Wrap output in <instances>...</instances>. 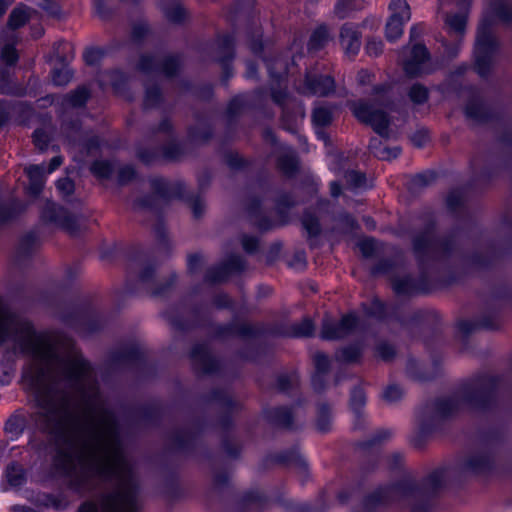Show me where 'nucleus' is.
I'll list each match as a JSON object with an SVG mask.
<instances>
[{
	"mask_svg": "<svg viewBox=\"0 0 512 512\" xmlns=\"http://www.w3.org/2000/svg\"><path fill=\"white\" fill-rule=\"evenodd\" d=\"M101 57V51L98 49H88L84 53L85 62L89 65H94Z\"/></svg>",
	"mask_w": 512,
	"mask_h": 512,
	"instance_id": "54",
	"label": "nucleus"
},
{
	"mask_svg": "<svg viewBox=\"0 0 512 512\" xmlns=\"http://www.w3.org/2000/svg\"><path fill=\"white\" fill-rule=\"evenodd\" d=\"M393 287L398 294L409 293L412 289V281L410 278L397 279L394 281Z\"/></svg>",
	"mask_w": 512,
	"mask_h": 512,
	"instance_id": "46",
	"label": "nucleus"
},
{
	"mask_svg": "<svg viewBox=\"0 0 512 512\" xmlns=\"http://www.w3.org/2000/svg\"><path fill=\"white\" fill-rule=\"evenodd\" d=\"M92 173L98 178H109L115 171V165L108 161H96L91 166Z\"/></svg>",
	"mask_w": 512,
	"mask_h": 512,
	"instance_id": "30",
	"label": "nucleus"
},
{
	"mask_svg": "<svg viewBox=\"0 0 512 512\" xmlns=\"http://www.w3.org/2000/svg\"><path fill=\"white\" fill-rule=\"evenodd\" d=\"M383 51V42L381 40H378V39H371L367 42L366 44V52L370 55V56H378L382 53Z\"/></svg>",
	"mask_w": 512,
	"mask_h": 512,
	"instance_id": "48",
	"label": "nucleus"
},
{
	"mask_svg": "<svg viewBox=\"0 0 512 512\" xmlns=\"http://www.w3.org/2000/svg\"><path fill=\"white\" fill-rule=\"evenodd\" d=\"M429 55L425 46L416 44L410 51V56L404 60L403 68L410 76H416L423 72V65L428 60Z\"/></svg>",
	"mask_w": 512,
	"mask_h": 512,
	"instance_id": "8",
	"label": "nucleus"
},
{
	"mask_svg": "<svg viewBox=\"0 0 512 512\" xmlns=\"http://www.w3.org/2000/svg\"><path fill=\"white\" fill-rule=\"evenodd\" d=\"M445 23L450 31H453L456 34H461L465 30L466 18L464 15L460 14L446 15Z\"/></svg>",
	"mask_w": 512,
	"mask_h": 512,
	"instance_id": "31",
	"label": "nucleus"
},
{
	"mask_svg": "<svg viewBox=\"0 0 512 512\" xmlns=\"http://www.w3.org/2000/svg\"><path fill=\"white\" fill-rule=\"evenodd\" d=\"M360 355H361V350L359 347L349 346L342 350H339L336 353L335 358L339 362L351 363V362L357 361L359 359Z\"/></svg>",
	"mask_w": 512,
	"mask_h": 512,
	"instance_id": "29",
	"label": "nucleus"
},
{
	"mask_svg": "<svg viewBox=\"0 0 512 512\" xmlns=\"http://www.w3.org/2000/svg\"><path fill=\"white\" fill-rule=\"evenodd\" d=\"M242 245L246 252L252 253L256 250L258 242L254 237L244 236L242 238Z\"/></svg>",
	"mask_w": 512,
	"mask_h": 512,
	"instance_id": "56",
	"label": "nucleus"
},
{
	"mask_svg": "<svg viewBox=\"0 0 512 512\" xmlns=\"http://www.w3.org/2000/svg\"><path fill=\"white\" fill-rule=\"evenodd\" d=\"M372 74L368 70L358 72L357 81L361 85H365L371 81Z\"/></svg>",
	"mask_w": 512,
	"mask_h": 512,
	"instance_id": "63",
	"label": "nucleus"
},
{
	"mask_svg": "<svg viewBox=\"0 0 512 512\" xmlns=\"http://www.w3.org/2000/svg\"><path fill=\"white\" fill-rule=\"evenodd\" d=\"M313 359L317 371V374L313 377V386L315 389H321L320 374H324L329 370L330 360L328 356L322 352L315 353Z\"/></svg>",
	"mask_w": 512,
	"mask_h": 512,
	"instance_id": "19",
	"label": "nucleus"
},
{
	"mask_svg": "<svg viewBox=\"0 0 512 512\" xmlns=\"http://www.w3.org/2000/svg\"><path fill=\"white\" fill-rule=\"evenodd\" d=\"M359 248L364 256L369 257L375 250V242L373 239L362 240L359 242Z\"/></svg>",
	"mask_w": 512,
	"mask_h": 512,
	"instance_id": "53",
	"label": "nucleus"
},
{
	"mask_svg": "<svg viewBox=\"0 0 512 512\" xmlns=\"http://www.w3.org/2000/svg\"><path fill=\"white\" fill-rule=\"evenodd\" d=\"M314 332V324L310 318H304L299 323L290 326L287 334L291 337H308Z\"/></svg>",
	"mask_w": 512,
	"mask_h": 512,
	"instance_id": "21",
	"label": "nucleus"
},
{
	"mask_svg": "<svg viewBox=\"0 0 512 512\" xmlns=\"http://www.w3.org/2000/svg\"><path fill=\"white\" fill-rule=\"evenodd\" d=\"M37 504L43 505L46 507H53L55 509H61L65 506V502L63 499H60L56 496L50 495V494H44L40 496L36 500Z\"/></svg>",
	"mask_w": 512,
	"mask_h": 512,
	"instance_id": "35",
	"label": "nucleus"
},
{
	"mask_svg": "<svg viewBox=\"0 0 512 512\" xmlns=\"http://www.w3.org/2000/svg\"><path fill=\"white\" fill-rule=\"evenodd\" d=\"M72 73L69 68L62 67L61 69L52 72V81L55 85L62 86L70 82Z\"/></svg>",
	"mask_w": 512,
	"mask_h": 512,
	"instance_id": "34",
	"label": "nucleus"
},
{
	"mask_svg": "<svg viewBox=\"0 0 512 512\" xmlns=\"http://www.w3.org/2000/svg\"><path fill=\"white\" fill-rule=\"evenodd\" d=\"M334 80L330 76L307 74L300 91L307 95L327 96L334 91Z\"/></svg>",
	"mask_w": 512,
	"mask_h": 512,
	"instance_id": "5",
	"label": "nucleus"
},
{
	"mask_svg": "<svg viewBox=\"0 0 512 512\" xmlns=\"http://www.w3.org/2000/svg\"><path fill=\"white\" fill-rule=\"evenodd\" d=\"M29 19L27 11L22 8H15L9 15L8 19V28L10 30H15L21 26H23ZM7 35H11V33L14 34L13 31H6Z\"/></svg>",
	"mask_w": 512,
	"mask_h": 512,
	"instance_id": "23",
	"label": "nucleus"
},
{
	"mask_svg": "<svg viewBox=\"0 0 512 512\" xmlns=\"http://www.w3.org/2000/svg\"><path fill=\"white\" fill-rule=\"evenodd\" d=\"M377 354L383 360H389L394 356V348L386 343H381L376 348Z\"/></svg>",
	"mask_w": 512,
	"mask_h": 512,
	"instance_id": "51",
	"label": "nucleus"
},
{
	"mask_svg": "<svg viewBox=\"0 0 512 512\" xmlns=\"http://www.w3.org/2000/svg\"><path fill=\"white\" fill-rule=\"evenodd\" d=\"M405 24L400 20L388 18L385 26L386 39L390 42L398 40L403 35Z\"/></svg>",
	"mask_w": 512,
	"mask_h": 512,
	"instance_id": "25",
	"label": "nucleus"
},
{
	"mask_svg": "<svg viewBox=\"0 0 512 512\" xmlns=\"http://www.w3.org/2000/svg\"><path fill=\"white\" fill-rule=\"evenodd\" d=\"M392 432L388 429H382L375 432V434L372 436L371 442L372 444L380 443L384 440H387L391 437Z\"/></svg>",
	"mask_w": 512,
	"mask_h": 512,
	"instance_id": "58",
	"label": "nucleus"
},
{
	"mask_svg": "<svg viewBox=\"0 0 512 512\" xmlns=\"http://www.w3.org/2000/svg\"><path fill=\"white\" fill-rule=\"evenodd\" d=\"M296 383V379L290 376H280L278 379L279 389L282 391L287 390L289 387L293 386Z\"/></svg>",
	"mask_w": 512,
	"mask_h": 512,
	"instance_id": "59",
	"label": "nucleus"
},
{
	"mask_svg": "<svg viewBox=\"0 0 512 512\" xmlns=\"http://www.w3.org/2000/svg\"><path fill=\"white\" fill-rule=\"evenodd\" d=\"M79 512H99V508L93 502H86L79 508Z\"/></svg>",
	"mask_w": 512,
	"mask_h": 512,
	"instance_id": "64",
	"label": "nucleus"
},
{
	"mask_svg": "<svg viewBox=\"0 0 512 512\" xmlns=\"http://www.w3.org/2000/svg\"><path fill=\"white\" fill-rule=\"evenodd\" d=\"M244 262L239 256H234L230 259L229 263L212 269L207 274V280L210 282H220L226 279L230 271H239L243 269Z\"/></svg>",
	"mask_w": 512,
	"mask_h": 512,
	"instance_id": "10",
	"label": "nucleus"
},
{
	"mask_svg": "<svg viewBox=\"0 0 512 512\" xmlns=\"http://www.w3.org/2000/svg\"><path fill=\"white\" fill-rule=\"evenodd\" d=\"M414 252L416 255L420 256L421 254L432 250L433 242L429 233H425L419 237L414 239L413 243Z\"/></svg>",
	"mask_w": 512,
	"mask_h": 512,
	"instance_id": "32",
	"label": "nucleus"
},
{
	"mask_svg": "<svg viewBox=\"0 0 512 512\" xmlns=\"http://www.w3.org/2000/svg\"><path fill=\"white\" fill-rule=\"evenodd\" d=\"M280 170L286 174L291 175L297 168V160L294 152L291 149H285L284 153L278 160Z\"/></svg>",
	"mask_w": 512,
	"mask_h": 512,
	"instance_id": "22",
	"label": "nucleus"
},
{
	"mask_svg": "<svg viewBox=\"0 0 512 512\" xmlns=\"http://www.w3.org/2000/svg\"><path fill=\"white\" fill-rule=\"evenodd\" d=\"M494 462V453L490 449H481L465 461L464 470L471 473H484L493 467Z\"/></svg>",
	"mask_w": 512,
	"mask_h": 512,
	"instance_id": "6",
	"label": "nucleus"
},
{
	"mask_svg": "<svg viewBox=\"0 0 512 512\" xmlns=\"http://www.w3.org/2000/svg\"><path fill=\"white\" fill-rule=\"evenodd\" d=\"M312 119L317 126H327L332 121V112L328 107L318 106L313 110Z\"/></svg>",
	"mask_w": 512,
	"mask_h": 512,
	"instance_id": "28",
	"label": "nucleus"
},
{
	"mask_svg": "<svg viewBox=\"0 0 512 512\" xmlns=\"http://www.w3.org/2000/svg\"><path fill=\"white\" fill-rule=\"evenodd\" d=\"M56 187L64 196H69L74 191V183L69 178L59 179L56 183Z\"/></svg>",
	"mask_w": 512,
	"mask_h": 512,
	"instance_id": "47",
	"label": "nucleus"
},
{
	"mask_svg": "<svg viewBox=\"0 0 512 512\" xmlns=\"http://www.w3.org/2000/svg\"><path fill=\"white\" fill-rule=\"evenodd\" d=\"M165 16L166 18L174 23H180L182 20L185 19L186 12L182 6L179 4L174 5L171 8L165 9Z\"/></svg>",
	"mask_w": 512,
	"mask_h": 512,
	"instance_id": "37",
	"label": "nucleus"
},
{
	"mask_svg": "<svg viewBox=\"0 0 512 512\" xmlns=\"http://www.w3.org/2000/svg\"><path fill=\"white\" fill-rule=\"evenodd\" d=\"M160 100L158 88H147L145 95V105L147 107L155 106Z\"/></svg>",
	"mask_w": 512,
	"mask_h": 512,
	"instance_id": "49",
	"label": "nucleus"
},
{
	"mask_svg": "<svg viewBox=\"0 0 512 512\" xmlns=\"http://www.w3.org/2000/svg\"><path fill=\"white\" fill-rule=\"evenodd\" d=\"M366 402V396L362 388L357 387L351 393L350 404L354 411L358 412Z\"/></svg>",
	"mask_w": 512,
	"mask_h": 512,
	"instance_id": "38",
	"label": "nucleus"
},
{
	"mask_svg": "<svg viewBox=\"0 0 512 512\" xmlns=\"http://www.w3.org/2000/svg\"><path fill=\"white\" fill-rule=\"evenodd\" d=\"M329 40V32L325 27L316 29L309 40V50L318 51L323 48Z\"/></svg>",
	"mask_w": 512,
	"mask_h": 512,
	"instance_id": "24",
	"label": "nucleus"
},
{
	"mask_svg": "<svg viewBox=\"0 0 512 512\" xmlns=\"http://www.w3.org/2000/svg\"><path fill=\"white\" fill-rule=\"evenodd\" d=\"M494 381L491 378H482L477 381L467 396L468 402L473 406H483L492 395Z\"/></svg>",
	"mask_w": 512,
	"mask_h": 512,
	"instance_id": "9",
	"label": "nucleus"
},
{
	"mask_svg": "<svg viewBox=\"0 0 512 512\" xmlns=\"http://www.w3.org/2000/svg\"><path fill=\"white\" fill-rule=\"evenodd\" d=\"M340 43L349 56H354L358 53L361 47V33L357 26L351 23H345L340 29Z\"/></svg>",
	"mask_w": 512,
	"mask_h": 512,
	"instance_id": "7",
	"label": "nucleus"
},
{
	"mask_svg": "<svg viewBox=\"0 0 512 512\" xmlns=\"http://www.w3.org/2000/svg\"><path fill=\"white\" fill-rule=\"evenodd\" d=\"M388 9L389 18L407 23L411 19V8L406 0H391Z\"/></svg>",
	"mask_w": 512,
	"mask_h": 512,
	"instance_id": "14",
	"label": "nucleus"
},
{
	"mask_svg": "<svg viewBox=\"0 0 512 512\" xmlns=\"http://www.w3.org/2000/svg\"><path fill=\"white\" fill-rule=\"evenodd\" d=\"M443 479V472L435 471L421 486L413 481H404L393 487L389 494L392 500L410 508L412 512H424L429 506L431 494L442 485Z\"/></svg>",
	"mask_w": 512,
	"mask_h": 512,
	"instance_id": "2",
	"label": "nucleus"
},
{
	"mask_svg": "<svg viewBox=\"0 0 512 512\" xmlns=\"http://www.w3.org/2000/svg\"><path fill=\"white\" fill-rule=\"evenodd\" d=\"M411 140L414 145L421 147L428 140V134L426 131H418L412 136Z\"/></svg>",
	"mask_w": 512,
	"mask_h": 512,
	"instance_id": "61",
	"label": "nucleus"
},
{
	"mask_svg": "<svg viewBox=\"0 0 512 512\" xmlns=\"http://www.w3.org/2000/svg\"><path fill=\"white\" fill-rule=\"evenodd\" d=\"M302 223L309 235L316 236L320 232V225L318 220L310 214L303 216Z\"/></svg>",
	"mask_w": 512,
	"mask_h": 512,
	"instance_id": "40",
	"label": "nucleus"
},
{
	"mask_svg": "<svg viewBox=\"0 0 512 512\" xmlns=\"http://www.w3.org/2000/svg\"><path fill=\"white\" fill-rule=\"evenodd\" d=\"M462 193L458 190L451 191L446 199L447 205L451 209H455L462 202Z\"/></svg>",
	"mask_w": 512,
	"mask_h": 512,
	"instance_id": "52",
	"label": "nucleus"
},
{
	"mask_svg": "<svg viewBox=\"0 0 512 512\" xmlns=\"http://www.w3.org/2000/svg\"><path fill=\"white\" fill-rule=\"evenodd\" d=\"M458 401L455 398L441 399L436 403L435 414L436 417H445L450 415L458 408Z\"/></svg>",
	"mask_w": 512,
	"mask_h": 512,
	"instance_id": "27",
	"label": "nucleus"
},
{
	"mask_svg": "<svg viewBox=\"0 0 512 512\" xmlns=\"http://www.w3.org/2000/svg\"><path fill=\"white\" fill-rule=\"evenodd\" d=\"M191 208L195 218H199L205 209V204L200 198H195L191 201Z\"/></svg>",
	"mask_w": 512,
	"mask_h": 512,
	"instance_id": "57",
	"label": "nucleus"
},
{
	"mask_svg": "<svg viewBox=\"0 0 512 512\" xmlns=\"http://www.w3.org/2000/svg\"><path fill=\"white\" fill-rule=\"evenodd\" d=\"M273 419L279 425H282L284 427H290V425L292 423L291 412L287 408H279V409L275 410Z\"/></svg>",
	"mask_w": 512,
	"mask_h": 512,
	"instance_id": "39",
	"label": "nucleus"
},
{
	"mask_svg": "<svg viewBox=\"0 0 512 512\" xmlns=\"http://www.w3.org/2000/svg\"><path fill=\"white\" fill-rule=\"evenodd\" d=\"M191 358L196 368L204 373H210L214 370L215 360L207 352L206 347L198 345L191 352Z\"/></svg>",
	"mask_w": 512,
	"mask_h": 512,
	"instance_id": "11",
	"label": "nucleus"
},
{
	"mask_svg": "<svg viewBox=\"0 0 512 512\" xmlns=\"http://www.w3.org/2000/svg\"><path fill=\"white\" fill-rule=\"evenodd\" d=\"M154 66H155V59L153 57H150L147 55L142 56L140 59V62L138 64L139 69L143 72H148V71L153 70Z\"/></svg>",
	"mask_w": 512,
	"mask_h": 512,
	"instance_id": "55",
	"label": "nucleus"
},
{
	"mask_svg": "<svg viewBox=\"0 0 512 512\" xmlns=\"http://www.w3.org/2000/svg\"><path fill=\"white\" fill-rule=\"evenodd\" d=\"M134 177L135 171L131 166L125 165L118 168V182L120 184H126L129 181H131Z\"/></svg>",
	"mask_w": 512,
	"mask_h": 512,
	"instance_id": "44",
	"label": "nucleus"
},
{
	"mask_svg": "<svg viewBox=\"0 0 512 512\" xmlns=\"http://www.w3.org/2000/svg\"><path fill=\"white\" fill-rule=\"evenodd\" d=\"M330 426L329 408L322 406L319 408L318 412L317 429L321 432H327L330 429Z\"/></svg>",
	"mask_w": 512,
	"mask_h": 512,
	"instance_id": "36",
	"label": "nucleus"
},
{
	"mask_svg": "<svg viewBox=\"0 0 512 512\" xmlns=\"http://www.w3.org/2000/svg\"><path fill=\"white\" fill-rule=\"evenodd\" d=\"M89 91L86 87H79L71 94L67 95L65 101L68 106L77 108L83 106L89 98Z\"/></svg>",
	"mask_w": 512,
	"mask_h": 512,
	"instance_id": "26",
	"label": "nucleus"
},
{
	"mask_svg": "<svg viewBox=\"0 0 512 512\" xmlns=\"http://www.w3.org/2000/svg\"><path fill=\"white\" fill-rule=\"evenodd\" d=\"M25 172L29 178L28 190L32 195H38L44 185V172L43 165H30L25 168Z\"/></svg>",
	"mask_w": 512,
	"mask_h": 512,
	"instance_id": "12",
	"label": "nucleus"
},
{
	"mask_svg": "<svg viewBox=\"0 0 512 512\" xmlns=\"http://www.w3.org/2000/svg\"><path fill=\"white\" fill-rule=\"evenodd\" d=\"M5 477L9 485L13 487L21 486L26 481V473L22 465L12 462L5 470Z\"/></svg>",
	"mask_w": 512,
	"mask_h": 512,
	"instance_id": "17",
	"label": "nucleus"
},
{
	"mask_svg": "<svg viewBox=\"0 0 512 512\" xmlns=\"http://www.w3.org/2000/svg\"><path fill=\"white\" fill-rule=\"evenodd\" d=\"M357 326L354 314L344 315L340 321L326 317L322 322L320 336L325 340H338L349 336Z\"/></svg>",
	"mask_w": 512,
	"mask_h": 512,
	"instance_id": "4",
	"label": "nucleus"
},
{
	"mask_svg": "<svg viewBox=\"0 0 512 512\" xmlns=\"http://www.w3.org/2000/svg\"><path fill=\"white\" fill-rule=\"evenodd\" d=\"M465 113L467 117L471 119H479L480 118V107L474 104H470L466 107Z\"/></svg>",
	"mask_w": 512,
	"mask_h": 512,
	"instance_id": "62",
	"label": "nucleus"
},
{
	"mask_svg": "<svg viewBox=\"0 0 512 512\" xmlns=\"http://www.w3.org/2000/svg\"><path fill=\"white\" fill-rule=\"evenodd\" d=\"M350 108L360 122L370 125L380 136L389 137L390 120L387 111L390 109V102L387 98L381 97L371 103L352 102Z\"/></svg>",
	"mask_w": 512,
	"mask_h": 512,
	"instance_id": "3",
	"label": "nucleus"
},
{
	"mask_svg": "<svg viewBox=\"0 0 512 512\" xmlns=\"http://www.w3.org/2000/svg\"><path fill=\"white\" fill-rule=\"evenodd\" d=\"M178 67L179 63L177 59L169 57L163 61L161 71L167 76H172L177 71Z\"/></svg>",
	"mask_w": 512,
	"mask_h": 512,
	"instance_id": "45",
	"label": "nucleus"
},
{
	"mask_svg": "<svg viewBox=\"0 0 512 512\" xmlns=\"http://www.w3.org/2000/svg\"><path fill=\"white\" fill-rule=\"evenodd\" d=\"M152 186L161 195H165L166 196V195L169 194L167 183L163 179H160V178L159 179H153L152 180Z\"/></svg>",
	"mask_w": 512,
	"mask_h": 512,
	"instance_id": "60",
	"label": "nucleus"
},
{
	"mask_svg": "<svg viewBox=\"0 0 512 512\" xmlns=\"http://www.w3.org/2000/svg\"><path fill=\"white\" fill-rule=\"evenodd\" d=\"M346 183L352 188H359L365 184V176L357 171H349L345 174Z\"/></svg>",
	"mask_w": 512,
	"mask_h": 512,
	"instance_id": "41",
	"label": "nucleus"
},
{
	"mask_svg": "<svg viewBox=\"0 0 512 512\" xmlns=\"http://www.w3.org/2000/svg\"><path fill=\"white\" fill-rule=\"evenodd\" d=\"M28 447L36 453L45 452L47 449V443L41 439L36 433H33L28 441Z\"/></svg>",
	"mask_w": 512,
	"mask_h": 512,
	"instance_id": "43",
	"label": "nucleus"
},
{
	"mask_svg": "<svg viewBox=\"0 0 512 512\" xmlns=\"http://www.w3.org/2000/svg\"><path fill=\"white\" fill-rule=\"evenodd\" d=\"M64 211L62 208L57 207L53 203L47 204L45 210L42 213V218L45 221L55 223L62 227H69V223L71 222V218L69 216L64 215Z\"/></svg>",
	"mask_w": 512,
	"mask_h": 512,
	"instance_id": "13",
	"label": "nucleus"
},
{
	"mask_svg": "<svg viewBox=\"0 0 512 512\" xmlns=\"http://www.w3.org/2000/svg\"><path fill=\"white\" fill-rule=\"evenodd\" d=\"M27 425V420L24 414L22 413H15L9 417L5 424V431L12 436H19L21 435Z\"/></svg>",
	"mask_w": 512,
	"mask_h": 512,
	"instance_id": "18",
	"label": "nucleus"
},
{
	"mask_svg": "<svg viewBox=\"0 0 512 512\" xmlns=\"http://www.w3.org/2000/svg\"><path fill=\"white\" fill-rule=\"evenodd\" d=\"M369 148L371 152L379 159L382 160H392L398 157V155L401 152V149L399 147H393V148H387V147H380L379 141L377 139H374L370 142Z\"/></svg>",
	"mask_w": 512,
	"mask_h": 512,
	"instance_id": "20",
	"label": "nucleus"
},
{
	"mask_svg": "<svg viewBox=\"0 0 512 512\" xmlns=\"http://www.w3.org/2000/svg\"><path fill=\"white\" fill-rule=\"evenodd\" d=\"M35 146L40 150H44L49 142L48 135L43 130H36L33 134Z\"/></svg>",
	"mask_w": 512,
	"mask_h": 512,
	"instance_id": "50",
	"label": "nucleus"
},
{
	"mask_svg": "<svg viewBox=\"0 0 512 512\" xmlns=\"http://www.w3.org/2000/svg\"><path fill=\"white\" fill-rule=\"evenodd\" d=\"M1 39L3 42L1 50L2 60L8 65L15 64L18 60V54L14 48L15 35L13 33L7 35V32H3Z\"/></svg>",
	"mask_w": 512,
	"mask_h": 512,
	"instance_id": "15",
	"label": "nucleus"
},
{
	"mask_svg": "<svg viewBox=\"0 0 512 512\" xmlns=\"http://www.w3.org/2000/svg\"><path fill=\"white\" fill-rule=\"evenodd\" d=\"M409 98L414 104H423L428 100V89L421 84H414L409 90Z\"/></svg>",
	"mask_w": 512,
	"mask_h": 512,
	"instance_id": "33",
	"label": "nucleus"
},
{
	"mask_svg": "<svg viewBox=\"0 0 512 512\" xmlns=\"http://www.w3.org/2000/svg\"><path fill=\"white\" fill-rule=\"evenodd\" d=\"M403 395L402 389L397 385L388 386L383 392V397L386 401L393 403L398 401Z\"/></svg>",
	"mask_w": 512,
	"mask_h": 512,
	"instance_id": "42",
	"label": "nucleus"
},
{
	"mask_svg": "<svg viewBox=\"0 0 512 512\" xmlns=\"http://www.w3.org/2000/svg\"><path fill=\"white\" fill-rule=\"evenodd\" d=\"M365 2L360 0H338L335 4L334 13L339 19L349 17L352 12L362 10Z\"/></svg>",
	"mask_w": 512,
	"mask_h": 512,
	"instance_id": "16",
	"label": "nucleus"
},
{
	"mask_svg": "<svg viewBox=\"0 0 512 512\" xmlns=\"http://www.w3.org/2000/svg\"><path fill=\"white\" fill-rule=\"evenodd\" d=\"M512 18V9L502 1L492 3L484 12L479 24L475 43V68L484 77L492 66L493 56L498 49V41L493 27L498 22H508Z\"/></svg>",
	"mask_w": 512,
	"mask_h": 512,
	"instance_id": "1",
	"label": "nucleus"
}]
</instances>
